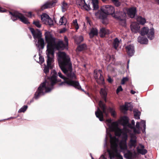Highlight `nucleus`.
<instances>
[{"mask_svg": "<svg viewBox=\"0 0 159 159\" xmlns=\"http://www.w3.org/2000/svg\"><path fill=\"white\" fill-rule=\"evenodd\" d=\"M98 105L102 110L99 107H98L97 111L95 112V115L100 121H103L104 120V114L106 117H107L109 112L107 110L106 104L102 101H99Z\"/></svg>", "mask_w": 159, "mask_h": 159, "instance_id": "4", "label": "nucleus"}, {"mask_svg": "<svg viewBox=\"0 0 159 159\" xmlns=\"http://www.w3.org/2000/svg\"><path fill=\"white\" fill-rule=\"evenodd\" d=\"M140 114V112L138 111L134 112V116L135 118L137 119H139Z\"/></svg>", "mask_w": 159, "mask_h": 159, "instance_id": "46", "label": "nucleus"}, {"mask_svg": "<svg viewBox=\"0 0 159 159\" xmlns=\"http://www.w3.org/2000/svg\"><path fill=\"white\" fill-rule=\"evenodd\" d=\"M82 9L86 11H89L91 9L89 5H87L85 2L82 7H81Z\"/></svg>", "mask_w": 159, "mask_h": 159, "instance_id": "41", "label": "nucleus"}, {"mask_svg": "<svg viewBox=\"0 0 159 159\" xmlns=\"http://www.w3.org/2000/svg\"><path fill=\"white\" fill-rule=\"evenodd\" d=\"M76 41L77 44H80L84 40L83 37L82 36H80L77 38L76 39Z\"/></svg>", "mask_w": 159, "mask_h": 159, "instance_id": "43", "label": "nucleus"}, {"mask_svg": "<svg viewBox=\"0 0 159 159\" xmlns=\"http://www.w3.org/2000/svg\"><path fill=\"white\" fill-rule=\"evenodd\" d=\"M132 126L134 127L135 126V121L134 120H132L131 121V124Z\"/></svg>", "mask_w": 159, "mask_h": 159, "instance_id": "59", "label": "nucleus"}, {"mask_svg": "<svg viewBox=\"0 0 159 159\" xmlns=\"http://www.w3.org/2000/svg\"><path fill=\"white\" fill-rule=\"evenodd\" d=\"M107 121L109 123H111V119H108L107 120Z\"/></svg>", "mask_w": 159, "mask_h": 159, "instance_id": "64", "label": "nucleus"}, {"mask_svg": "<svg viewBox=\"0 0 159 159\" xmlns=\"http://www.w3.org/2000/svg\"><path fill=\"white\" fill-rule=\"evenodd\" d=\"M128 126L132 129H133L134 132L135 134H139L140 133V131L139 130L137 129L134 127L132 126L130 124H129Z\"/></svg>", "mask_w": 159, "mask_h": 159, "instance_id": "38", "label": "nucleus"}, {"mask_svg": "<svg viewBox=\"0 0 159 159\" xmlns=\"http://www.w3.org/2000/svg\"><path fill=\"white\" fill-rule=\"evenodd\" d=\"M140 125L139 122H138L136 123V127L138 129H139V128Z\"/></svg>", "mask_w": 159, "mask_h": 159, "instance_id": "61", "label": "nucleus"}, {"mask_svg": "<svg viewBox=\"0 0 159 159\" xmlns=\"http://www.w3.org/2000/svg\"><path fill=\"white\" fill-rule=\"evenodd\" d=\"M28 106L27 105H24L18 111L19 113L24 112L27 109Z\"/></svg>", "mask_w": 159, "mask_h": 159, "instance_id": "42", "label": "nucleus"}, {"mask_svg": "<svg viewBox=\"0 0 159 159\" xmlns=\"http://www.w3.org/2000/svg\"><path fill=\"white\" fill-rule=\"evenodd\" d=\"M6 11V10L2 7H0V12H5Z\"/></svg>", "mask_w": 159, "mask_h": 159, "instance_id": "57", "label": "nucleus"}, {"mask_svg": "<svg viewBox=\"0 0 159 159\" xmlns=\"http://www.w3.org/2000/svg\"><path fill=\"white\" fill-rule=\"evenodd\" d=\"M119 141L118 139L116 136L110 137V143L111 147L113 151L116 153L118 152L117 147L118 146L117 143Z\"/></svg>", "mask_w": 159, "mask_h": 159, "instance_id": "9", "label": "nucleus"}, {"mask_svg": "<svg viewBox=\"0 0 159 159\" xmlns=\"http://www.w3.org/2000/svg\"><path fill=\"white\" fill-rule=\"evenodd\" d=\"M154 30L153 28L149 30L148 27H144L141 30L140 34L142 36L147 35L148 38L152 40L154 37Z\"/></svg>", "mask_w": 159, "mask_h": 159, "instance_id": "7", "label": "nucleus"}, {"mask_svg": "<svg viewBox=\"0 0 159 159\" xmlns=\"http://www.w3.org/2000/svg\"><path fill=\"white\" fill-rule=\"evenodd\" d=\"M66 31V29L65 28H64L63 30H61L60 31V33H63L65 32Z\"/></svg>", "mask_w": 159, "mask_h": 159, "instance_id": "63", "label": "nucleus"}, {"mask_svg": "<svg viewBox=\"0 0 159 159\" xmlns=\"http://www.w3.org/2000/svg\"><path fill=\"white\" fill-rule=\"evenodd\" d=\"M136 8L133 7L128 8L127 10V13L128 16L131 18H134L137 13Z\"/></svg>", "mask_w": 159, "mask_h": 159, "instance_id": "13", "label": "nucleus"}, {"mask_svg": "<svg viewBox=\"0 0 159 159\" xmlns=\"http://www.w3.org/2000/svg\"><path fill=\"white\" fill-rule=\"evenodd\" d=\"M109 34L110 31L109 30L104 27L100 28L99 32V34L101 38L104 37L106 35Z\"/></svg>", "mask_w": 159, "mask_h": 159, "instance_id": "18", "label": "nucleus"}, {"mask_svg": "<svg viewBox=\"0 0 159 159\" xmlns=\"http://www.w3.org/2000/svg\"><path fill=\"white\" fill-rule=\"evenodd\" d=\"M128 104L125 103L124 105H123L121 107V109L124 111H127L128 110Z\"/></svg>", "mask_w": 159, "mask_h": 159, "instance_id": "47", "label": "nucleus"}, {"mask_svg": "<svg viewBox=\"0 0 159 159\" xmlns=\"http://www.w3.org/2000/svg\"><path fill=\"white\" fill-rule=\"evenodd\" d=\"M67 20L66 18L63 16L60 19L59 23H61L60 25H65L66 23Z\"/></svg>", "mask_w": 159, "mask_h": 159, "instance_id": "36", "label": "nucleus"}, {"mask_svg": "<svg viewBox=\"0 0 159 159\" xmlns=\"http://www.w3.org/2000/svg\"><path fill=\"white\" fill-rule=\"evenodd\" d=\"M138 41L142 44H147L148 42V39L143 36H139L138 38Z\"/></svg>", "mask_w": 159, "mask_h": 159, "instance_id": "22", "label": "nucleus"}, {"mask_svg": "<svg viewBox=\"0 0 159 159\" xmlns=\"http://www.w3.org/2000/svg\"><path fill=\"white\" fill-rule=\"evenodd\" d=\"M108 57H109V60H110L111 58L113 59V60L114 59V56L113 55H112L111 56L109 55Z\"/></svg>", "mask_w": 159, "mask_h": 159, "instance_id": "62", "label": "nucleus"}, {"mask_svg": "<svg viewBox=\"0 0 159 159\" xmlns=\"http://www.w3.org/2000/svg\"><path fill=\"white\" fill-rule=\"evenodd\" d=\"M68 7V4L65 2H63L62 6V11L64 12L65 11H66L67 10Z\"/></svg>", "mask_w": 159, "mask_h": 159, "instance_id": "37", "label": "nucleus"}, {"mask_svg": "<svg viewBox=\"0 0 159 159\" xmlns=\"http://www.w3.org/2000/svg\"><path fill=\"white\" fill-rule=\"evenodd\" d=\"M109 154V156L111 158L112 157H114V154L113 152H112L110 151H108Z\"/></svg>", "mask_w": 159, "mask_h": 159, "instance_id": "53", "label": "nucleus"}, {"mask_svg": "<svg viewBox=\"0 0 159 159\" xmlns=\"http://www.w3.org/2000/svg\"><path fill=\"white\" fill-rule=\"evenodd\" d=\"M45 35L46 41L48 43L47 53L48 52L49 50L51 51V49H52L53 44L55 42V38H53L52 35L49 33L46 32Z\"/></svg>", "mask_w": 159, "mask_h": 159, "instance_id": "6", "label": "nucleus"}, {"mask_svg": "<svg viewBox=\"0 0 159 159\" xmlns=\"http://www.w3.org/2000/svg\"><path fill=\"white\" fill-rule=\"evenodd\" d=\"M43 90H44L45 93H47L50 92L51 90V89L46 87L45 83H44L42 84H40V95L43 92Z\"/></svg>", "mask_w": 159, "mask_h": 159, "instance_id": "20", "label": "nucleus"}, {"mask_svg": "<svg viewBox=\"0 0 159 159\" xmlns=\"http://www.w3.org/2000/svg\"><path fill=\"white\" fill-rule=\"evenodd\" d=\"M33 23L38 27H40V23L39 21H34L33 22Z\"/></svg>", "mask_w": 159, "mask_h": 159, "instance_id": "54", "label": "nucleus"}, {"mask_svg": "<svg viewBox=\"0 0 159 159\" xmlns=\"http://www.w3.org/2000/svg\"><path fill=\"white\" fill-rule=\"evenodd\" d=\"M120 147L122 150H125L127 149V146L126 143L120 142Z\"/></svg>", "mask_w": 159, "mask_h": 159, "instance_id": "35", "label": "nucleus"}, {"mask_svg": "<svg viewBox=\"0 0 159 159\" xmlns=\"http://www.w3.org/2000/svg\"><path fill=\"white\" fill-rule=\"evenodd\" d=\"M93 10H97L98 9V0H92Z\"/></svg>", "mask_w": 159, "mask_h": 159, "instance_id": "29", "label": "nucleus"}, {"mask_svg": "<svg viewBox=\"0 0 159 159\" xmlns=\"http://www.w3.org/2000/svg\"><path fill=\"white\" fill-rule=\"evenodd\" d=\"M130 28L132 31L134 33H137L140 30V26L136 22H133L131 24Z\"/></svg>", "mask_w": 159, "mask_h": 159, "instance_id": "17", "label": "nucleus"}, {"mask_svg": "<svg viewBox=\"0 0 159 159\" xmlns=\"http://www.w3.org/2000/svg\"><path fill=\"white\" fill-rule=\"evenodd\" d=\"M85 2L84 0H78L77 2L78 5L80 6L81 7H83Z\"/></svg>", "mask_w": 159, "mask_h": 159, "instance_id": "44", "label": "nucleus"}, {"mask_svg": "<svg viewBox=\"0 0 159 159\" xmlns=\"http://www.w3.org/2000/svg\"><path fill=\"white\" fill-rule=\"evenodd\" d=\"M73 25L76 30L79 29V26L78 24L77 23V20L75 19L73 20Z\"/></svg>", "mask_w": 159, "mask_h": 159, "instance_id": "45", "label": "nucleus"}, {"mask_svg": "<svg viewBox=\"0 0 159 159\" xmlns=\"http://www.w3.org/2000/svg\"><path fill=\"white\" fill-rule=\"evenodd\" d=\"M123 90V89L121 86H119L117 89L116 93L118 94L120 91H122Z\"/></svg>", "mask_w": 159, "mask_h": 159, "instance_id": "51", "label": "nucleus"}, {"mask_svg": "<svg viewBox=\"0 0 159 159\" xmlns=\"http://www.w3.org/2000/svg\"><path fill=\"white\" fill-rule=\"evenodd\" d=\"M136 137L134 135H132L131 136V139L130 140V146L135 147L136 146L137 140Z\"/></svg>", "mask_w": 159, "mask_h": 159, "instance_id": "23", "label": "nucleus"}, {"mask_svg": "<svg viewBox=\"0 0 159 159\" xmlns=\"http://www.w3.org/2000/svg\"><path fill=\"white\" fill-rule=\"evenodd\" d=\"M115 11L113 7L110 5H107L101 7L100 13L104 14V15L107 16L110 15L112 16V14L115 12Z\"/></svg>", "mask_w": 159, "mask_h": 159, "instance_id": "8", "label": "nucleus"}, {"mask_svg": "<svg viewBox=\"0 0 159 159\" xmlns=\"http://www.w3.org/2000/svg\"><path fill=\"white\" fill-rule=\"evenodd\" d=\"M119 43L120 42L119 39L117 38H116L114 39L113 42V47L115 49L117 50V48L119 45Z\"/></svg>", "mask_w": 159, "mask_h": 159, "instance_id": "28", "label": "nucleus"}, {"mask_svg": "<svg viewBox=\"0 0 159 159\" xmlns=\"http://www.w3.org/2000/svg\"><path fill=\"white\" fill-rule=\"evenodd\" d=\"M129 80V79L127 77H124L122 78L121 81V84H124L125 83L128 81Z\"/></svg>", "mask_w": 159, "mask_h": 159, "instance_id": "48", "label": "nucleus"}, {"mask_svg": "<svg viewBox=\"0 0 159 159\" xmlns=\"http://www.w3.org/2000/svg\"><path fill=\"white\" fill-rule=\"evenodd\" d=\"M47 25H48L50 26H52L53 25V21L50 17L48 20L44 24Z\"/></svg>", "mask_w": 159, "mask_h": 159, "instance_id": "40", "label": "nucleus"}, {"mask_svg": "<svg viewBox=\"0 0 159 159\" xmlns=\"http://www.w3.org/2000/svg\"><path fill=\"white\" fill-rule=\"evenodd\" d=\"M41 34L42 33L40 32V47L43 48L44 45V42L43 39L42 38H41Z\"/></svg>", "mask_w": 159, "mask_h": 159, "instance_id": "49", "label": "nucleus"}, {"mask_svg": "<svg viewBox=\"0 0 159 159\" xmlns=\"http://www.w3.org/2000/svg\"><path fill=\"white\" fill-rule=\"evenodd\" d=\"M98 34V29L95 28H92L90 30L89 35L90 39L93 38L94 36H97Z\"/></svg>", "mask_w": 159, "mask_h": 159, "instance_id": "19", "label": "nucleus"}, {"mask_svg": "<svg viewBox=\"0 0 159 159\" xmlns=\"http://www.w3.org/2000/svg\"><path fill=\"white\" fill-rule=\"evenodd\" d=\"M125 49L127 54L130 56L134 55L135 52L134 47L133 45H129L125 47Z\"/></svg>", "mask_w": 159, "mask_h": 159, "instance_id": "16", "label": "nucleus"}, {"mask_svg": "<svg viewBox=\"0 0 159 159\" xmlns=\"http://www.w3.org/2000/svg\"><path fill=\"white\" fill-rule=\"evenodd\" d=\"M28 28L33 37L35 44L38 51L39 56L38 59L37 60L36 59V55L34 56V59L37 62L40 63V30L38 29L34 30V28L30 27H28Z\"/></svg>", "mask_w": 159, "mask_h": 159, "instance_id": "3", "label": "nucleus"}, {"mask_svg": "<svg viewBox=\"0 0 159 159\" xmlns=\"http://www.w3.org/2000/svg\"><path fill=\"white\" fill-rule=\"evenodd\" d=\"M107 16L104 15V14L100 13L99 18L102 20V23L103 24L107 25L108 23V20L107 17Z\"/></svg>", "mask_w": 159, "mask_h": 159, "instance_id": "21", "label": "nucleus"}, {"mask_svg": "<svg viewBox=\"0 0 159 159\" xmlns=\"http://www.w3.org/2000/svg\"><path fill=\"white\" fill-rule=\"evenodd\" d=\"M112 131L115 132L116 136L120 137L122 133V130L118 127V124L116 122H113L111 127Z\"/></svg>", "mask_w": 159, "mask_h": 159, "instance_id": "10", "label": "nucleus"}, {"mask_svg": "<svg viewBox=\"0 0 159 159\" xmlns=\"http://www.w3.org/2000/svg\"><path fill=\"white\" fill-rule=\"evenodd\" d=\"M57 2V0H53L47 2L40 7V11L54 7Z\"/></svg>", "mask_w": 159, "mask_h": 159, "instance_id": "11", "label": "nucleus"}, {"mask_svg": "<svg viewBox=\"0 0 159 159\" xmlns=\"http://www.w3.org/2000/svg\"><path fill=\"white\" fill-rule=\"evenodd\" d=\"M66 47V45L61 40H58L55 42L50 51V50L46 53L48 57L47 61V66H45L43 70L44 72L46 75L49 73V69H52L53 68V63L54 61V54L55 49L58 50H62Z\"/></svg>", "mask_w": 159, "mask_h": 159, "instance_id": "2", "label": "nucleus"}, {"mask_svg": "<svg viewBox=\"0 0 159 159\" xmlns=\"http://www.w3.org/2000/svg\"><path fill=\"white\" fill-rule=\"evenodd\" d=\"M100 93L102 99H103L105 102H107V92L104 89H101Z\"/></svg>", "mask_w": 159, "mask_h": 159, "instance_id": "27", "label": "nucleus"}, {"mask_svg": "<svg viewBox=\"0 0 159 159\" xmlns=\"http://www.w3.org/2000/svg\"><path fill=\"white\" fill-rule=\"evenodd\" d=\"M113 2H114V4L115 6L117 7H118L120 5V3L119 2L118 0H111Z\"/></svg>", "mask_w": 159, "mask_h": 159, "instance_id": "50", "label": "nucleus"}, {"mask_svg": "<svg viewBox=\"0 0 159 159\" xmlns=\"http://www.w3.org/2000/svg\"><path fill=\"white\" fill-rule=\"evenodd\" d=\"M9 13L11 15V18L13 21H15L18 19H19L24 24H30V22L27 18H26L22 14L17 11L13 12L9 11Z\"/></svg>", "mask_w": 159, "mask_h": 159, "instance_id": "5", "label": "nucleus"}, {"mask_svg": "<svg viewBox=\"0 0 159 159\" xmlns=\"http://www.w3.org/2000/svg\"><path fill=\"white\" fill-rule=\"evenodd\" d=\"M87 48V45L83 43L78 46L77 49L79 51H81L85 50Z\"/></svg>", "mask_w": 159, "mask_h": 159, "instance_id": "31", "label": "nucleus"}, {"mask_svg": "<svg viewBox=\"0 0 159 159\" xmlns=\"http://www.w3.org/2000/svg\"><path fill=\"white\" fill-rule=\"evenodd\" d=\"M27 14L26 15V16L30 18H31L32 16V14L31 12H27Z\"/></svg>", "mask_w": 159, "mask_h": 159, "instance_id": "56", "label": "nucleus"}, {"mask_svg": "<svg viewBox=\"0 0 159 159\" xmlns=\"http://www.w3.org/2000/svg\"><path fill=\"white\" fill-rule=\"evenodd\" d=\"M107 80L109 83H111L113 81V80L110 77H108V78L107 79Z\"/></svg>", "mask_w": 159, "mask_h": 159, "instance_id": "58", "label": "nucleus"}, {"mask_svg": "<svg viewBox=\"0 0 159 159\" xmlns=\"http://www.w3.org/2000/svg\"><path fill=\"white\" fill-rule=\"evenodd\" d=\"M142 123L143 124V129L142 130V132H144V131H145V129H146L145 121L144 120H142Z\"/></svg>", "mask_w": 159, "mask_h": 159, "instance_id": "52", "label": "nucleus"}, {"mask_svg": "<svg viewBox=\"0 0 159 159\" xmlns=\"http://www.w3.org/2000/svg\"><path fill=\"white\" fill-rule=\"evenodd\" d=\"M128 138V135L126 133H124L123 134L122 137V139L121 142H123L124 143H126Z\"/></svg>", "mask_w": 159, "mask_h": 159, "instance_id": "39", "label": "nucleus"}, {"mask_svg": "<svg viewBox=\"0 0 159 159\" xmlns=\"http://www.w3.org/2000/svg\"><path fill=\"white\" fill-rule=\"evenodd\" d=\"M112 16L116 20H119L122 17H126V15L124 12L122 11H116V13H113Z\"/></svg>", "mask_w": 159, "mask_h": 159, "instance_id": "15", "label": "nucleus"}, {"mask_svg": "<svg viewBox=\"0 0 159 159\" xmlns=\"http://www.w3.org/2000/svg\"><path fill=\"white\" fill-rule=\"evenodd\" d=\"M102 71L99 70L98 73H96L94 76L95 79L99 84H103L104 83V80L103 76L102 75Z\"/></svg>", "mask_w": 159, "mask_h": 159, "instance_id": "14", "label": "nucleus"}, {"mask_svg": "<svg viewBox=\"0 0 159 159\" xmlns=\"http://www.w3.org/2000/svg\"><path fill=\"white\" fill-rule=\"evenodd\" d=\"M139 146L140 148H141V149H144L145 147L143 145H142L141 144H139Z\"/></svg>", "mask_w": 159, "mask_h": 159, "instance_id": "60", "label": "nucleus"}, {"mask_svg": "<svg viewBox=\"0 0 159 159\" xmlns=\"http://www.w3.org/2000/svg\"><path fill=\"white\" fill-rule=\"evenodd\" d=\"M57 59L61 69L67 77L63 75L61 72H58L59 76L64 80V81L60 83V85L73 86L89 95V93L82 89L79 83L75 80L76 77L75 74L72 72V65L69 56L65 52H60L58 53Z\"/></svg>", "mask_w": 159, "mask_h": 159, "instance_id": "1", "label": "nucleus"}, {"mask_svg": "<svg viewBox=\"0 0 159 159\" xmlns=\"http://www.w3.org/2000/svg\"><path fill=\"white\" fill-rule=\"evenodd\" d=\"M120 122H121L122 125L124 126H125L127 125L128 126L129 123V119L126 116H124L121 118L120 120Z\"/></svg>", "mask_w": 159, "mask_h": 159, "instance_id": "24", "label": "nucleus"}, {"mask_svg": "<svg viewBox=\"0 0 159 159\" xmlns=\"http://www.w3.org/2000/svg\"><path fill=\"white\" fill-rule=\"evenodd\" d=\"M119 21V24L123 26H125L126 25V21L125 17H122L120 19L118 20Z\"/></svg>", "mask_w": 159, "mask_h": 159, "instance_id": "32", "label": "nucleus"}, {"mask_svg": "<svg viewBox=\"0 0 159 159\" xmlns=\"http://www.w3.org/2000/svg\"><path fill=\"white\" fill-rule=\"evenodd\" d=\"M137 20L140 24L142 25H144L146 21L145 19L141 16L138 17Z\"/></svg>", "mask_w": 159, "mask_h": 159, "instance_id": "34", "label": "nucleus"}, {"mask_svg": "<svg viewBox=\"0 0 159 159\" xmlns=\"http://www.w3.org/2000/svg\"><path fill=\"white\" fill-rule=\"evenodd\" d=\"M52 76L51 77H48V79L50 81V84L51 86H53L57 82V75L55 70H53L51 72Z\"/></svg>", "mask_w": 159, "mask_h": 159, "instance_id": "12", "label": "nucleus"}, {"mask_svg": "<svg viewBox=\"0 0 159 159\" xmlns=\"http://www.w3.org/2000/svg\"><path fill=\"white\" fill-rule=\"evenodd\" d=\"M40 96V86H39L38 88V89L36 92L35 93L34 96L33 98L30 100V104L34 101V99H38Z\"/></svg>", "mask_w": 159, "mask_h": 159, "instance_id": "25", "label": "nucleus"}, {"mask_svg": "<svg viewBox=\"0 0 159 159\" xmlns=\"http://www.w3.org/2000/svg\"><path fill=\"white\" fill-rule=\"evenodd\" d=\"M137 152L139 154H140L142 155H145L147 152V150L146 149H140L139 147H138L137 148Z\"/></svg>", "mask_w": 159, "mask_h": 159, "instance_id": "33", "label": "nucleus"}, {"mask_svg": "<svg viewBox=\"0 0 159 159\" xmlns=\"http://www.w3.org/2000/svg\"><path fill=\"white\" fill-rule=\"evenodd\" d=\"M108 110L111 113V116H112L114 118H116V114L115 109L113 108L109 107H108Z\"/></svg>", "mask_w": 159, "mask_h": 159, "instance_id": "30", "label": "nucleus"}, {"mask_svg": "<svg viewBox=\"0 0 159 159\" xmlns=\"http://www.w3.org/2000/svg\"><path fill=\"white\" fill-rule=\"evenodd\" d=\"M49 17V16L46 13H43L40 15L41 20L44 24L45 23V22L47 21Z\"/></svg>", "mask_w": 159, "mask_h": 159, "instance_id": "26", "label": "nucleus"}, {"mask_svg": "<svg viewBox=\"0 0 159 159\" xmlns=\"http://www.w3.org/2000/svg\"><path fill=\"white\" fill-rule=\"evenodd\" d=\"M64 41L66 43L65 44L66 45V46H67L68 44V39L67 38L66 36L64 37Z\"/></svg>", "mask_w": 159, "mask_h": 159, "instance_id": "55", "label": "nucleus"}]
</instances>
